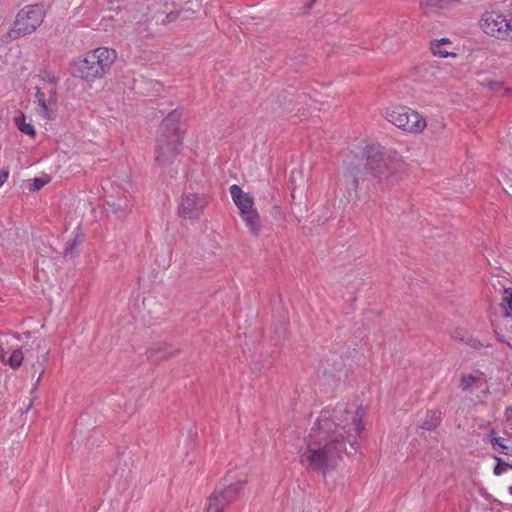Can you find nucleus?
<instances>
[{
    "label": "nucleus",
    "instance_id": "nucleus-7",
    "mask_svg": "<svg viewBox=\"0 0 512 512\" xmlns=\"http://www.w3.org/2000/svg\"><path fill=\"white\" fill-rule=\"evenodd\" d=\"M208 203L209 199L204 194L187 193L178 204V215L185 219H197Z\"/></svg>",
    "mask_w": 512,
    "mask_h": 512
},
{
    "label": "nucleus",
    "instance_id": "nucleus-28",
    "mask_svg": "<svg viewBox=\"0 0 512 512\" xmlns=\"http://www.w3.org/2000/svg\"><path fill=\"white\" fill-rule=\"evenodd\" d=\"M166 18H167L168 22H172V21L179 19L180 16L178 15V10L168 13Z\"/></svg>",
    "mask_w": 512,
    "mask_h": 512
},
{
    "label": "nucleus",
    "instance_id": "nucleus-6",
    "mask_svg": "<svg viewBox=\"0 0 512 512\" xmlns=\"http://www.w3.org/2000/svg\"><path fill=\"white\" fill-rule=\"evenodd\" d=\"M384 116L391 124L407 133L419 134L427 126L426 119L418 111L407 106L386 109Z\"/></svg>",
    "mask_w": 512,
    "mask_h": 512
},
{
    "label": "nucleus",
    "instance_id": "nucleus-22",
    "mask_svg": "<svg viewBox=\"0 0 512 512\" xmlns=\"http://www.w3.org/2000/svg\"><path fill=\"white\" fill-rule=\"evenodd\" d=\"M455 2H457V0H420V7L422 9H428V8L446 9V8L453 7Z\"/></svg>",
    "mask_w": 512,
    "mask_h": 512
},
{
    "label": "nucleus",
    "instance_id": "nucleus-31",
    "mask_svg": "<svg viewBox=\"0 0 512 512\" xmlns=\"http://www.w3.org/2000/svg\"><path fill=\"white\" fill-rule=\"evenodd\" d=\"M505 416L507 420H512V406H509L505 410Z\"/></svg>",
    "mask_w": 512,
    "mask_h": 512
},
{
    "label": "nucleus",
    "instance_id": "nucleus-32",
    "mask_svg": "<svg viewBox=\"0 0 512 512\" xmlns=\"http://www.w3.org/2000/svg\"><path fill=\"white\" fill-rule=\"evenodd\" d=\"M47 355H48V351L45 352V355H44V358H43V362L47 361Z\"/></svg>",
    "mask_w": 512,
    "mask_h": 512
},
{
    "label": "nucleus",
    "instance_id": "nucleus-29",
    "mask_svg": "<svg viewBox=\"0 0 512 512\" xmlns=\"http://www.w3.org/2000/svg\"><path fill=\"white\" fill-rule=\"evenodd\" d=\"M8 177H9L8 171L0 172V187L7 181Z\"/></svg>",
    "mask_w": 512,
    "mask_h": 512
},
{
    "label": "nucleus",
    "instance_id": "nucleus-34",
    "mask_svg": "<svg viewBox=\"0 0 512 512\" xmlns=\"http://www.w3.org/2000/svg\"><path fill=\"white\" fill-rule=\"evenodd\" d=\"M316 0H311V4H313Z\"/></svg>",
    "mask_w": 512,
    "mask_h": 512
},
{
    "label": "nucleus",
    "instance_id": "nucleus-12",
    "mask_svg": "<svg viewBox=\"0 0 512 512\" xmlns=\"http://www.w3.org/2000/svg\"><path fill=\"white\" fill-rule=\"evenodd\" d=\"M117 59V52L108 47H98L80 59L82 64H113Z\"/></svg>",
    "mask_w": 512,
    "mask_h": 512
},
{
    "label": "nucleus",
    "instance_id": "nucleus-30",
    "mask_svg": "<svg viewBox=\"0 0 512 512\" xmlns=\"http://www.w3.org/2000/svg\"><path fill=\"white\" fill-rule=\"evenodd\" d=\"M44 184H45V182H44V181H42V180H40V179H38V178L34 179L33 186H34V189H35V190L40 189L41 187H43V186H44Z\"/></svg>",
    "mask_w": 512,
    "mask_h": 512
},
{
    "label": "nucleus",
    "instance_id": "nucleus-1",
    "mask_svg": "<svg viewBox=\"0 0 512 512\" xmlns=\"http://www.w3.org/2000/svg\"><path fill=\"white\" fill-rule=\"evenodd\" d=\"M366 414L362 405L346 401L323 408L299 448V463L306 470L320 471L324 476L335 469L347 443L356 449L365 430Z\"/></svg>",
    "mask_w": 512,
    "mask_h": 512
},
{
    "label": "nucleus",
    "instance_id": "nucleus-33",
    "mask_svg": "<svg viewBox=\"0 0 512 512\" xmlns=\"http://www.w3.org/2000/svg\"><path fill=\"white\" fill-rule=\"evenodd\" d=\"M152 352H153V350H152V349H151V350H149V356H150V357H153Z\"/></svg>",
    "mask_w": 512,
    "mask_h": 512
},
{
    "label": "nucleus",
    "instance_id": "nucleus-23",
    "mask_svg": "<svg viewBox=\"0 0 512 512\" xmlns=\"http://www.w3.org/2000/svg\"><path fill=\"white\" fill-rule=\"evenodd\" d=\"M486 86L497 95H505L509 89L504 87V83L498 80H487Z\"/></svg>",
    "mask_w": 512,
    "mask_h": 512
},
{
    "label": "nucleus",
    "instance_id": "nucleus-15",
    "mask_svg": "<svg viewBox=\"0 0 512 512\" xmlns=\"http://www.w3.org/2000/svg\"><path fill=\"white\" fill-rule=\"evenodd\" d=\"M451 42L448 38H442L431 43V52L439 57H456V53L450 50Z\"/></svg>",
    "mask_w": 512,
    "mask_h": 512
},
{
    "label": "nucleus",
    "instance_id": "nucleus-18",
    "mask_svg": "<svg viewBox=\"0 0 512 512\" xmlns=\"http://www.w3.org/2000/svg\"><path fill=\"white\" fill-rule=\"evenodd\" d=\"M16 127L23 133L32 138L36 136V130L31 122L26 121V116L23 112L19 111L14 117Z\"/></svg>",
    "mask_w": 512,
    "mask_h": 512
},
{
    "label": "nucleus",
    "instance_id": "nucleus-14",
    "mask_svg": "<svg viewBox=\"0 0 512 512\" xmlns=\"http://www.w3.org/2000/svg\"><path fill=\"white\" fill-rule=\"evenodd\" d=\"M248 232L253 237H258L262 232V222L259 212L241 216Z\"/></svg>",
    "mask_w": 512,
    "mask_h": 512
},
{
    "label": "nucleus",
    "instance_id": "nucleus-27",
    "mask_svg": "<svg viewBox=\"0 0 512 512\" xmlns=\"http://www.w3.org/2000/svg\"><path fill=\"white\" fill-rule=\"evenodd\" d=\"M194 13L195 12L193 10L188 9V8H183V9L178 10V15L180 16L181 20H186V19L191 18Z\"/></svg>",
    "mask_w": 512,
    "mask_h": 512
},
{
    "label": "nucleus",
    "instance_id": "nucleus-3",
    "mask_svg": "<svg viewBox=\"0 0 512 512\" xmlns=\"http://www.w3.org/2000/svg\"><path fill=\"white\" fill-rule=\"evenodd\" d=\"M183 108H176L161 121L156 138L154 161L159 167L172 165L181 152L185 130L181 129Z\"/></svg>",
    "mask_w": 512,
    "mask_h": 512
},
{
    "label": "nucleus",
    "instance_id": "nucleus-17",
    "mask_svg": "<svg viewBox=\"0 0 512 512\" xmlns=\"http://www.w3.org/2000/svg\"><path fill=\"white\" fill-rule=\"evenodd\" d=\"M441 422V412L438 410H428L420 425L423 430L431 431L439 426Z\"/></svg>",
    "mask_w": 512,
    "mask_h": 512
},
{
    "label": "nucleus",
    "instance_id": "nucleus-26",
    "mask_svg": "<svg viewBox=\"0 0 512 512\" xmlns=\"http://www.w3.org/2000/svg\"><path fill=\"white\" fill-rule=\"evenodd\" d=\"M501 33L500 39L512 41V20L509 21V27H506Z\"/></svg>",
    "mask_w": 512,
    "mask_h": 512
},
{
    "label": "nucleus",
    "instance_id": "nucleus-16",
    "mask_svg": "<svg viewBox=\"0 0 512 512\" xmlns=\"http://www.w3.org/2000/svg\"><path fill=\"white\" fill-rule=\"evenodd\" d=\"M500 308L505 318H512V287H503Z\"/></svg>",
    "mask_w": 512,
    "mask_h": 512
},
{
    "label": "nucleus",
    "instance_id": "nucleus-21",
    "mask_svg": "<svg viewBox=\"0 0 512 512\" xmlns=\"http://www.w3.org/2000/svg\"><path fill=\"white\" fill-rule=\"evenodd\" d=\"M491 444L495 451L510 457V460H512V447L509 445V440L500 437H493L491 439Z\"/></svg>",
    "mask_w": 512,
    "mask_h": 512
},
{
    "label": "nucleus",
    "instance_id": "nucleus-13",
    "mask_svg": "<svg viewBox=\"0 0 512 512\" xmlns=\"http://www.w3.org/2000/svg\"><path fill=\"white\" fill-rule=\"evenodd\" d=\"M105 73L104 66H77L73 75L87 81L101 78Z\"/></svg>",
    "mask_w": 512,
    "mask_h": 512
},
{
    "label": "nucleus",
    "instance_id": "nucleus-19",
    "mask_svg": "<svg viewBox=\"0 0 512 512\" xmlns=\"http://www.w3.org/2000/svg\"><path fill=\"white\" fill-rule=\"evenodd\" d=\"M361 170L357 166H349L346 168L343 177L345 183L350 186L352 189L356 190L359 187V175Z\"/></svg>",
    "mask_w": 512,
    "mask_h": 512
},
{
    "label": "nucleus",
    "instance_id": "nucleus-4",
    "mask_svg": "<svg viewBox=\"0 0 512 512\" xmlns=\"http://www.w3.org/2000/svg\"><path fill=\"white\" fill-rule=\"evenodd\" d=\"M224 480L226 485L215 489L206 499L204 512H225L244 493L249 478L243 470L232 469L225 474Z\"/></svg>",
    "mask_w": 512,
    "mask_h": 512
},
{
    "label": "nucleus",
    "instance_id": "nucleus-20",
    "mask_svg": "<svg viewBox=\"0 0 512 512\" xmlns=\"http://www.w3.org/2000/svg\"><path fill=\"white\" fill-rule=\"evenodd\" d=\"M481 381L480 375L463 373L460 376L459 387L462 391H470L473 387L477 386Z\"/></svg>",
    "mask_w": 512,
    "mask_h": 512
},
{
    "label": "nucleus",
    "instance_id": "nucleus-10",
    "mask_svg": "<svg viewBox=\"0 0 512 512\" xmlns=\"http://www.w3.org/2000/svg\"><path fill=\"white\" fill-rule=\"evenodd\" d=\"M8 344L9 338L7 336L0 338V360L2 363L9 365L12 369H17L23 362V352L18 348L12 349Z\"/></svg>",
    "mask_w": 512,
    "mask_h": 512
},
{
    "label": "nucleus",
    "instance_id": "nucleus-11",
    "mask_svg": "<svg viewBox=\"0 0 512 512\" xmlns=\"http://www.w3.org/2000/svg\"><path fill=\"white\" fill-rule=\"evenodd\" d=\"M509 21L499 13L490 12L484 15L482 27L487 34L500 39V32L509 27Z\"/></svg>",
    "mask_w": 512,
    "mask_h": 512
},
{
    "label": "nucleus",
    "instance_id": "nucleus-5",
    "mask_svg": "<svg viewBox=\"0 0 512 512\" xmlns=\"http://www.w3.org/2000/svg\"><path fill=\"white\" fill-rule=\"evenodd\" d=\"M44 15L42 6H26L18 12L13 28L3 35L2 40L9 42L31 34L41 25Z\"/></svg>",
    "mask_w": 512,
    "mask_h": 512
},
{
    "label": "nucleus",
    "instance_id": "nucleus-2",
    "mask_svg": "<svg viewBox=\"0 0 512 512\" xmlns=\"http://www.w3.org/2000/svg\"><path fill=\"white\" fill-rule=\"evenodd\" d=\"M365 154V167L382 189L390 190L407 179L409 164L398 151L369 146Z\"/></svg>",
    "mask_w": 512,
    "mask_h": 512
},
{
    "label": "nucleus",
    "instance_id": "nucleus-9",
    "mask_svg": "<svg viewBox=\"0 0 512 512\" xmlns=\"http://www.w3.org/2000/svg\"><path fill=\"white\" fill-rule=\"evenodd\" d=\"M229 192L234 204L239 210L240 217L258 212L255 206L254 197L250 193L243 191L240 186L236 184L231 185L229 187Z\"/></svg>",
    "mask_w": 512,
    "mask_h": 512
},
{
    "label": "nucleus",
    "instance_id": "nucleus-8",
    "mask_svg": "<svg viewBox=\"0 0 512 512\" xmlns=\"http://www.w3.org/2000/svg\"><path fill=\"white\" fill-rule=\"evenodd\" d=\"M36 103L38 105V113L44 118L51 120L55 117L57 109V97L55 87H49L47 92L41 87L36 88Z\"/></svg>",
    "mask_w": 512,
    "mask_h": 512
},
{
    "label": "nucleus",
    "instance_id": "nucleus-25",
    "mask_svg": "<svg viewBox=\"0 0 512 512\" xmlns=\"http://www.w3.org/2000/svg\"><path fill=\"white\" fill-rule=\"evenodd\" d=\"M495 459L497 461V465L494 467V474L497 476L502 475L505 473L509 468H512V460L504 461L498 456H495Z\"/></svg>",
    "mask_w": 512,
    "mask_h": 512
},
{
    "label": "nucleus",
    "instance_id": "nucleus-24",
    "mask_svg": "<svg viewBox=\"0 0 512 512\" xmlns=\"http://www.w3.org/2000/svg\"><path fill=\"white\" fill-rule=\"evenodd\" d=\"M37 78L44 83H48L50 87H54L57 82V77L47 69H41Z\"/></svg>",
    "mask_w": 512,
    "mask_h": 512
}]
</instances>
